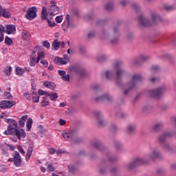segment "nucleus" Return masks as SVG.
Returning <instances> with one entry per match:
<instances>
[{"instance_id": "5701e85b", "label": "nucleus", "mask_w": 176, "mask_h": 176, "mask_svg": "<svg viewBox=\"0 0 176 176\" xmlns=\"http://www.w3.org/2000/svg\"><path fill=\"white\" fill-rule=\"evenodd\" d=\"M24 72H25V69L20 67H16L15 74L19 76H23V75H24Z\"/></svg>"}, {"instance_id": "37998d69", "label": "nucleus", "mask_w": 176, "mask_h": 176, "mask_svg": "<svg viewBox=\"0 0 176 176\" xmlns=\"http://www.w3.org/2000/svg\"><path fill=\"white\" fill-rule=\"evenodd\" d=\"M32 100L33 102H39V96L37 94H35L32 98Z\"/></svg>"}, {"instance_id": "c03bdc74", "label": "nucleus", "mask_w": 176, "mask_h": 176, "mask_svg": "<svg viewBox=\"0 0 176 176\" xmlns=\"http://www.w3.org/2000/svg\"><path fill=\"white\" fill-rule=\"evenodd\" d=\"M43 46H44V47H46V49H50V43H49V41H45L43 43Z\"/></svg>"}, {"instance_id": "4d7b16f0", "label": "nucleus", "mask_w": 176, "mask_h": 176, "mask_svg": "<svg viewBox=\"0 0 176 176\" xmlns=\"http://www.w3.org/2000/svg\"><path fill=\"white\" fill-rule=\"evenodd\" d=\"M96 34L94 32H90L88 34V37L89 38H93L94 36H95Z\"/></svg>"}, {"instance_id": "a878e982", "label": "nucleus", "mask_w": 176, "mask_h": 176, "mask_svg": "<svg viewBox=\"0 0 176 176\" xmlns=\"http://www.w3.org/2000/svg\"><path fill=\"white\" fill-rule=\"evenodd\" d=\"M69 173L75 174L76 171H78V167L75 165H69Z\"/></svg>"}, {"instance_id": "09e8293b", "label": "nucleus", "mask_w": 176, "mask_h": 176, "mask_svg": "<svg viewBox=\"0 0 176 176\" xmlns=\"http://www.w3.org/2000/svg\"><path fill=\"white\" fill-rule=\"evenodd\" d=\"M164 8H165L166 10H173V9H175V8H174V6H167V5H166V6H164Z\"/></svg>"}, {"instance_id": "ddd939ff", "label": "nucleus", "mask_w": 176, "mask_h": 176, "mask_svg": "<svg viewBox=\"0 0 176 176\" xmlns=\"http://www.w3.org/2000/svg\"><path fill=\"white\" fill-rule=\"evenodd\" d=\"M115 69L117 72V78H122L123 75H124V70L122 68V65L120 63H116L115 64Z\"/></svg>"}, {"instance_id": "473e14b6", "label": "nucleus", "mask_w": 176, "mask_h": 176, "mask_svg": "<svg viewBox=\"0 0 176 176\" xmlns=\"http://www.w3.org/2000/svg\"><path fill=\"white\" fill-rule=\"evenodd\" d=\"M63 20H64V17L63 16V15L57 16L55 18L56 22L58 23V24H60V23H63Z\"/></svg>"}, {"instance_id": "680f3d73", "label": "nucleus", "mask_w": 176, "mask_h": 176, "mask_svg": "<svg viewBox=\"0 0 176 176\" xmlns=\"http://www.w3.org/2000/svg\"><path fill=\"white\" fill-rule=\"evenodd\" d=\"M40 168H41V173H46V168L43 166H41Z\"/></svg>"}, {"instance_id": "7ed1b4c3", "label": "nucleus", "mask_w": 176, "mask_h": 176, "mask_svg": "<svg viewBox=\"0 0 176 176\" xmlns=\"http://www.w3.org/2000/svg\"><path fill=\"white\" fill-rule=\"evenodd\" d=\"M50 16H56L60 13V8L57 6V3L54 0L50 1V6L48 8Z\"/></svg>"}, {"instance_id": "13d9d810", "label": "nucleus", "mask_w": 176, "mask_h": 176, "mask_svg": "<svg viewBox=\"0 0 176 176\" xmlns=\"http://www.w3.org/2000/svg\"><path fill=\"white\" fill-rule=\"evenodd\" d=\"M31 156H32V155H31V154H28V153H27V154H26L25 160H26L27 162H28V160H30Z\"/></svg>"}, {"instance_id": "bb28decb", "label": "nucleus", "mask_w": 176, "mask_h": 176, "mask_svg": "<svg viewBox=\"0 0 176 176\" xmlns=\"http://www.w3.org/2000/svg\"><path fill=\"white\" fill-rule=\"evenodd\" d=\"M32 123H34L32 118H28L26 123V129L28 131H30L31 129L32 128Z\"/></svg>"}, {"instance_id": "c85d7f7f", "label": "nucleus", "mask_w": 176, "mask_h": 176, "mask_svg": "<svg viewBox=\"0 0 176 176\" xmlns=\"http://www.w3.org/2000/svg\"><path fill=\"white\" fill-rule=\"evenodd\" d=\"M171 135H173V133H165L164 135L160 137V142H164V140H166V137H171Z\"/></svg>"}, {"instance_id": "a19ab883", "label": "nucleus", "mask_w": 176, "mask_h": 176, "mask_svg": "<svg viewBox=\"0 0 176 176\" xmlns=\"http://www.w3.org/2000/svg\"><path fill=\"white\" fill-rule=\"evenodd\" d=\"M41 64H42V65L45 67V68H47V67H49V63L46 60H41Z\"/></svg>"}, {"instance_id": "e433bc0d", "label": "nucleus", "mask_w": 176, "mask_h": 176, "mask_svg": "<svg viewBox=\"0 0 176 176\" xmlns=\"http://www.w3.org/2000/svg\"><path fill=\"white\" fill-rule=\"evenodd\" d=\"M4 72L6 74V75H10L12 74V67L9 66L4 69Z\"/></svg>"}, {"instance_id": "39448f33", "label": "nucleus", "mask_w": 176, "mask_h": 176, "mask_svg": "<svg viewBox=\"0 0 176 176\" xmlns=\"http://www.w3.org/2000/svg\"><path fill=\"white\" fill-rule=\"evenodd\" d=\"M69 28H74V23L69 21V14H67L65 21L62 23V30L65 32H68Z\"/></svg>"}, {"instance_id": "f03ea898", "label": "nucleus", "mask_w": 176, "mask_h": 176, "mask_svg": "<svg viewBox=\"0 0 176 176\" xmlns=\"http://www.w3.org/2000/svg\"><path fill=\"white\" fill-rule=\"evenodd\" d=\"M139 21L140 23V25H143V27H150V25H155L157 23H160V21H162V19L157 13L153 12L151 13V21L148 19V18L141 16L139 17Z\"/></svg>"}, {"instance_id": "0eeeda50", "label": "nucleus", "mask_w": 176, "mask_h": 176, "mask_svg": "<svg viewBox=\"0 0 176 176\" xmlns=\"http://www.w3.org/2000/svg\"><path fill=\"white\" fill-rule=\"evenodd\" d=\"M35 17H36V7L28 8L26 13L28 20H34Z\"/></svg>"}, {"instance_id": "6e6552de", "label": "nucleus", "mask_w": 176, "mask_h": 176, "mask_svg": "<svg viewBox=\"0 0 176 176\" xmlns=\"http://www.w3.org/2000/svg\"><path fill=\"white\" fill-rule=\"evenodd\" d=\"M15 104V101L2 100L1 102H0V108L1 109H8V108H12V107H14Z\"/></svg>"}, {"instance_id": "5fc2aeb1", "label": "nucleus", "mask_w": 176, "mask_h": 176, "mask_svg": "<svg viewBox=\"0 0 176 176\" xmlns=\"http://www.w3.org/2000/svg\"><path fill=\"white\" fill-rule=\"evenodd\" d=\"M133 8H135V10H138V9H140V5H138V3H133Z\"/></svg>"}, {"instance_id": "0e129e2a", "label": "nucleus", "mask_w": 176, "mask_h": 176, "mask_svg": "<svg viewBox=\"0 0 176 176\" xmlns=\"http://www.w3.org/2000/svg\"><path fill=\"white\" fill-rule=\"evenodd\" d=\"M61 153H64V151L63 150H58L56 151V155H60Z\"/></svg>"}, {"instance_id": "4c0bfd02", "label": "nucleus", "mask_w": 176, "mask_h": 176, "mask_svg": "<svg viewBox=\"0 0 176 176\" xmlns=\"http://www.w3.org/2000/svg\"><path fill=\"white\" fill-rule=\"evenodd\" d=\"M3 97L6 99L11 100L12 97L13 96H12V94H10V92H4Z\"/></svg>"}, {"instance_id": "052dcab7", "label": "nucleus", "mask_w": 176, "mask_h": 176, "mask_svg": "<svg viewBox=\"0 0 176 176\" xmlns=\"http://www.w3.org/2000/svg\"><path fill=\"white\" fill-rule=\"evenodd\" d=\"M7 117L8 116L5 113H2L0 116V119H3V118H7Z\"/></svg>"}, {"instance_id": "f704fd0d", "label": "nucleus", "mask_w": 176, "mask_h": 176, "mask_svg": "<svg viewBox=\"0 0 176 176\" xmlns=\"http://www.w3.org/2000/svg\"><path fill=\"white\" fill-rule=\"evenodd\" d=\"M38 93V96H46V97H47L49 95V91H43L42 89H39Z\"/></svg>"}, {"instance_id": "9d476101", "label": "nucleus", "mask_w": 176, "mask_h": 176, "mask_svg": "<svg viewBox=\"0 0 176 176\" xmlns=\"http://www.w3.org/2000/svg\"><path fill=\"white\" fill-rule=\"evenodd\" d=\"M13 161H14V164L16 167H20V166H21V155H20V153H19V151L14 152Z\"/></svg>"}, {"instance_id": "4468645a", "label": "nucleus", "mask_w": 176, "mask_h": 176, "mask_svg": "<svg viewBox=\"0 0 176 176\" xmlns=\"http://www.w3.org/2000/svg\"><path fill=\"white\" fill-rule=\"evenodd\" d=\"M52 47L54 50H58L60 47L64 49V47H65V44L63 41H58V40H55L52 43Z\"/></svg>"}, {"instance_id": "a211bd4d", "label": "nucleus", "mask_w": 176, "mask_h": 176, "mask_svg": "<svg viewBox=\"0 0 176 176\" xmlns=\"http://www.w3.org/2000/svg\"><path fill=\"white\" fill-rule=\"evenodd\" d=\"M58 75L62 77L63 80H65L66 82H69V74L65 75L67 73L64 70H58Z\"/></svg>"}, {"instance_id": "c756f323", "label": "nucleus", "mask_w": 176, "mask_h": 176, "mask_svg": "<svg viewBox=\"0 0 176 176\" xmlns=\"http://www.w3.org/2000/svg\"><path fill=\"white\" fill-rule=\"evenodd\" d=\"M3 25H0V42H3L5 39V36L3 35Z\"/></svg>"}, {"instance_id": "393cba45", "label": "nucleus", "mask_w": 176, "mask_h": 176, "mask_svg": "<svg viewBox=\"0 0 176 176\" xmlns=\"http://www.w3.org/2000/svg\"><path fill=\"white\" fill-rule=\"evenodd\" d=\"M45 58V52L40 51L37 54V57H36V64L39 63L40 60H43Z\"/></svg>"}, {"instance_id": "1a4fd4ad", "label": "nucleus", "mask_w": 176, "mask_h": 176, "mask_svg": "<svg viewBox=\"0 0 176 176\" xmlns=\"http://www.w3.org/2000/svg\"><path fill=\"white\" fill-rule=\"evenodd\" d=\"M8 35H13L16 34V25H6L3 26V30Z\"/></svg>"}, {"instance_id": "dca6fc26", "label": "nucleus", "mask_w": 176, "mask_h": 176, "mask_svg": "<svg viewBox=\"0 0 176 176\" xmlns=\"http://www.w3.org/2000/svg\"><path fill=\"white\" fill-rule=\"evenodd\" d=\"M35 64H36V51L34 50L30 55L29 65L35 67Z\"/></svg>"}, {"instance_id": "7c9ffc66", "label": "nucleus", "mask_w": 176, "mask_h": 176, "mask_svg": "<svg viewBox=\"0 0 176 176\" xmlns=\"http://www.w3.org/2000/svg\"><path fill=\"white\" fill-rule=\"evenodd\" d=\"M4 42H5L6 45H7L8 46H10V45H13V40H12V38H9V36H6Z\"/></svg>"}, {"instance_id": "72a5a7b5", "label": "nucleus", "mask_w": 176, "mask_h": 176, "mask_svg": "<svg viewBox=\"0 0 176 176\" xmlns=\"http://www.w3.org/2000/svg\"><path fill=\"white\" fill-rule=\"evenodd\" d=\"M162 127H163V124L157 123L153 126V130H155V131H157V130H160Z\"/></svg>"}, {"instance_id": "6ab92c4d", "label": "nucleus", "mask_w": 176, "mask_h": 176, "mask_svg": "<svg viewBox=\"0 0 176 176\" xmlns=\"http://www.w3.org/2000/svg\"><path fill=\"white\" fill-rule=\"evenodd\" d=\"M43 86L47 87V89H50L51 90H54V89H56V84L50 81L44 82Z\"/></svg>"}, {"instance_id": "ea45409f", "label": "nucleus", "mask_w": 176, "mask_h": 176, "mask_svg": "<svg viewBox=\"0 0 176 176\" xmlns=\"http://www.w3.org/2000/svg\"><path fill=\"white\" fill-rule=\"evenodd\" d=\"M113 76V72L112 71L106 72V78H107V79H111V78H112Z\"/></svg>"}, {"instance_id": "9b49d317", "label": "nucleus", "mask_w": 176, "mask_h": 176, "mask_svg": "<svg viewBox=\"0 0 176 176\" xmlns=\"http://www.w3.org/2000/svg\"><path fill=\"white\" fill-rule=\"evenodd\" d=\"M141 79H142V77L139 74L133 76L131 82L128 85V87H129V89L134 88L135 87V85H137V82H140Z\"/></svg>"}, {"instance_id": "864d4df0", "label": "nucleus", "mask_w": 176, "mask_h": 176, "mask_svg": "<svg viewBox=\"0 0 176 176\" xmlns=\"http://www.w3.org/2000/svg\"><path fill=\"white\" fill-rule=\"evenodd\" d=\"M19 123L21 127H24V126H25V121H23V120L20 119Z\"/></svg>"}, {"instance_id": "aec40b11", "label": "nucleus", "mask_w": 176, "mask_h": 176, "mask_svg": "<svg viewBox=\"0 0 176 176\" xmlns=\"http://www.w3.org/2000/svg\"><path fill=\"white\" fill-rule=\"evenodd\" d=\"M21 36L24 41H30L31 39V34L27 30L22 31Z\"/></svg>"}, {"instance_id": "4be33fe9", "label": "nucleus", "mask_w": 176, "mask_h": 176, "mask_svg": "<svg viewBox=\"0 0 176 176\" xmlns=\"http://www.w3.org/2000/svg\"><path fill=\"white\" fill-rule=\"evenodd\" d=\"M8 130L9 133H10L11 135H15V134H16V131L17 130V127L13 126H12V125H8Z\"/></svg>"}, {"instance_id": "f3484780", "label": "nucleus", "mask_w": 176, "mask_h": 176, "mask_svg": "<svg viewBox=\"0 0 176 176\" xmlns=\"http://www.w3.org/2000/svg\"><path fill=\"white\" fill-rule=\"evenodd\" d=\"M15 135L17 137L18 140H21V138H25L27 135L25 133V131H24L23 129H21L16 130Z\"/></svg>"}, {"instance_id": "79ce46f5", "label": "nucleus", "mask_w": 176, "mask_h": 176, "mask_svg": "<svg viewBox=\"0 0 176 176\" xmlns=\"http://www.w3.org/2000/svg\"><path fill=\"white\" fill-rule=\"evenodd\" d=\"M34 145H32V146H29L28 148L27 153L28 155H32V152L34 151Z\"/></svg>"}, {"instance_id": "412c9836", "label": "nucleus", "mask_w": 176, "mask_h": 176, "mask_svg": "<svg viewBox=\"0 0 176 176\" xmlns=\"http://www.w3.org/2000/svg\"><path fill=\"white\" fill-rule=\"evenodd\" d=\"M5 122H6V123H9V126H12V127H17V121L13 119L6 118Z\"/></svg>"}, {"instance_id": "603ef678", "label": "nucleus", "mask_w": 176, "mask_h": 176, "mask_svg": "<svg viewBox=\"0 0 176 176\" xmlns=\"http://www.w3.org/2000/svg\"><path fill=\"white\" fill-rule=\"evenodd\" d=\"M49 153H50V155H54V153H56V149H54V148H50Z\"/></svg>"}, {"instance_id": "f8f14e48", "label": "nucleus", "mask_w": 176, "mask_h": 176, "mask_svg": "<svg viewBox=\"0 0 176 176\" xmlns=\"http://www.w3.org/2000/svg\"><path fill=\"white\" fill-rule=\"evenodd\" d=\"M166 89L164 87L158 88L157 89H153L149 91L148 94L151 97H159L160 94H162Z\"/></svg>"}, {"instance_id": "49530a36", "label": "nucleus", "mask_w": 176, "mask_h": 176, "mask_svg": "<svg viewBox=\"0 0 176 176\" xmlns=\"http://www.w3.org/2000/svg\"><path fill=\"white\" fill-rule=\"evenodd\" d=\"M127 130L129 131V133H131L135 130V126L134 125H129L127 127Z\"/></svg>"}, {"instance_id": "6e6d98bb", "label": "nucleus", "mask_w": 176, "mask_h": 176, "mask_svg": "<svg viewBox=\"0 0 176 176\" xmlns=\"http://www.w3.org/2000/svg\"><path fill=\"white\" fill-rule=\"evenodd\" d=\"M20 119L21 120H23V122H25V120H27V119H28V116H27V115L23 116Z\"/></svg>"}, {"instance_id": "338daca9", "label": "nucleus", "mask_w": 176, "mask_h": 176, "mask_svg": "<svg viewBox=\"0 0 176 176\" xmlns=\"http://www.w3.org/2000/svg\"><path fill=\"white\" fill-rule=\"evenodd\" d=\"M152 69L153 71H157V69H159V66H153Z\"/></svg>"}, {"instance_id": "f257e3e1", "label": "nucleus", "mask_w": 176, "mask_h": 176, "mask_svg": "<svg viewBox=\"0 0 176 176\" xmlns=\"http://www.w3.org/2000/svg\"><path fill=\"white\" fill-rule=\"evenodd\" d=\"M156 157H159V152L153 151L144 158H136L131 164L129 165V168H134V167H136V166L145 164V163H146V160H153V159H156Z\"/></svg>"}, {"instance_id": "58836bf2", "label": "nucleus", "mask_w": 176, "mask_h": 176, "mask_svg": "<svg viewBox=\"0 0 176 176\" xmlns=\"http://www.w3.org/2000/svg\"><path fill=\"white\" fill-rule=\"evenodd\" d=\"M3 17H5L6 19H9V17H10V12L4 9V11L3 12Z\"/></svg>"}, {"instance_id": "69168bd1", "label": "nucleus", "mask_w": 176, "mask_h": 176, "mask_svg": "<svg viewBox=\"0 0 176 176\" xmlns=\"http://www.w3.org/2000/svg\"><path fill=\"white\" fill-rule=\"evenodd\" d=\"M4 10H5L4 8L0 9V16H3V12H4Z\"/></svg>"}, {"instance_id": "20e7f679", "label": "nucleus", "mask_w": 176, "mask_h": 176, "mask_svg": "<svg viewBox=\"0 0 176 176\" xmlns=\"http://www.w3.org/2000/svg\"><path fill=\"white\" fill-rule=\"evenodd\" d=\"M62 135L66 141H68V140L72 141L76 138L77 133L75 131H63Z\"/></svg>"}, {"instance_id": "a18cd8bd", "label": "nucleus", "mask_w": 176, "mask_h": 176, "mask_svg": "<svg viewBox=\"0 0 176 176\" xmlns=\"http://www.w3.org/2000/svg\"><path fill=\"white\" fill-rule=\"evenodd\" d=\"M96 100H110V97H109V95L106 94L103 96H100V98H98Z\"/></svg>"}, {"instance_id": "b1692460", "label": "nucleus", "mask_w": 176, "mask_h": 176, "mask_svg": "<svg viewBox=\"0 0 176 176\" xmlns=\"http://www.w3.org/2000/svg\"><path fill=\"white\" fill-rule=\"evenodd\" d=\"M47 97H50L51 101H56L58 98V94L57 93L48 92Z\"/></svg>"}, {"instance_id": "2f4dec72", "label": "nucleus", "mask_w": 176, "mask_h": 176, "mask_svg": "<svg viewBox=\"0 0 176 176\" xmlns=\"http://www.w3.org/2000/svg\"><path fill=\"white\" fill-rule=\"evenodd\" d=\"M50 104V102L45 99H43L41 102V107H43V108H45V107H47L49 106V104Z\"/></svg>"}, {"instance_id": "c9c22d12", "label": "nucleus", "mask_w": 176, "mask_h": 176, "mask_svg": "<svg viewBox=\"0 0 176 176\" xmlns=\"http://www.w3.org/2000/svg\"><path fill=\"white\" fill-rule=\"evenodd\" d=\"M47 23L48 27H56V25H57L56 22H54V21H52L49 19H47Z\"/></svg>"}, {"instance_id": "423d86ee", "label": "nucleus", "mask_w": 176, "mask_h": 176, "mask_svg": "<svg viewBox=\"0 0 176 176\" xmlns=\"http://www.w3.org/2000/svg\"><path fill=\"white\" fill-rule=\"evenodd\" d=\"M54 63L58 65H65L67 63H69V56L65 55L63 58L56 57Z\"/></svg>"}, {"instance_id": "bf43d9fd", "label": "nucleus", "mask_w": 176, "mask_h": 176, "mask_svg": "<svg viewBox=\"0 0 176 176\" xmlns=\"http://www.w3.org/2000/svg\"><path fill=\"white\" fill-rule=\"evenodd\" d=\"M24 69L25 71H26V72H31V71H32V69L30 67H25Z\"/></svg>"}, {"instance_id": "774afa93", "label": "nucleus", "mask_w": 176, "mask_h": 176, "mask_svg": "<svg viewBox=\"0 0 176 176\" xmlns=\"http://www.w3.org/2000/svg\"><path fill=\"white\" fill-rule=\"evenodd\" d=\"M65 105H66L65 102H61V103H60L59 107L60 108H63V107H65Z\"/></svg>"}, {"instance_id": "cd10ccee", "label": "nucleus", "mask_w": 176, "mask_h": 176, "mask_svg": "<svg viewBox=\"0 0 176 176\" xmlns=\"http://www.w3.org/2000/svg\"><path fill=\"white\" fill-rule=\"evenodd\" d=\"M45 166H47V171H49L50 173H52V171H54V166H53V164L50 162H47L45 164Z\"/></svg>"}, {"instance_id": "8fccbe9b", "label": "nucleus", "mask_w": 176, "mask_h": 176, "mask_svg": "<svg viewBox=\"0 0 176 176\" xmlns=\"http://www.w3.org/2000/svg\"><path fill=\"white\" fill-rule=\"evenodd\" d=\"M58 123H59L60 126H65V123H67V121L60 118L58 120Z\"/></svg>"}, {"instance_id": "e2e57ef3", "label": "nucleus", "mask_w": 176, "mask_h": 176, "mask_svg": "<svg viewBox=\"0 0 176 176\" xmlns=\"http://www.w3.org/2000/svg\"><path fill=\"white\" fill-rule=\"evenodd\" d=\"M8 146H9L10 151H14V149H16V147L14 146L8 145Z\"/></svg>"}, {"instance_id": "2eb2a0df", "label": "nucleus", "mask_w": 176, "mask_h": 176, "mask_svg": "<svg viewBox=\"0 0 176 176\" xmlns=\"http://www.w3.org/2000/svg\"><path fill=\"white\" fill-rule=\"evenodd\" d=\"M50 15V11H47V8L43 6L41 10V20H48L47 17Z\"/></svg>"}, {"instance_id": "3c124183", "label": "nucleus", "mask_w": 176, "mask_h": 176, "mask_svg": "<svg viewBox=\"0 0 176 176\" xmlns=\"http://www.w3.org/2000/svg\"><path fill=\"white\" fill-rule=\"evenodd\" d=\"M112 6H113L112 3H108L106 5V9H107V10H111L112 9Z\"/></svg>"}, {"instance_id": "de8ad7c7", "label": "nucleus", "mask_w": 176, "mask_h": 176, "mask_svg": "<svg viewBox=\"0 0 176 176\" xmlns=\"http://www.w3.org/2000/svg\"><path fill=\"white\" fill-rule=\"evenodd\" d=\"M17 149H18V151L20 152V153H21L22 155H25V151L24 149L23 148V146H18Z\"/></svg>"}]
</instances>
